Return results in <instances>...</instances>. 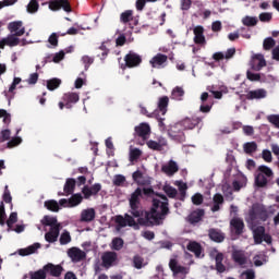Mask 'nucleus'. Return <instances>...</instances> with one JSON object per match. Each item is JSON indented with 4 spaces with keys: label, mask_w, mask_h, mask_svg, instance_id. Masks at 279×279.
<instances>
[{
    "label": "nucleus",
    "mask_w": 279,
    "mask_h": 279,
    "mask_svg": "<svg viewBox=\"0 0 279 279\" xmlns=\"http://www.w3.org/2000/svg\"><path fill=\"white\" fill-rule=\"evenodd\" d=\"M123 245H125V242L121 238H113L111 241V247L116 252H121V250H123Z\"/></svg>",
    "instance_id": "45"
},
{
    "label": "nucleus",
    "mask_w": 279,
    "mask_h": 279,
    "mask_svg": "<svg viewBox=\"0 0 279 279\" xmlns=\"http://www.w3.org/2000/svg\"><path fill=\"white\" fill-rule=\"evenodd\" d=\"M163 191H165L166 195H168V197H170L171 199H174V197L178 196V190H175V187H173V186L166 185L163 187Z\"/></svg>",
    "instance_id": "53"
},
{
    "label": "nucleus",
    "mask_w": 279,
    "mask_h": 279,
    "mask_svg": "<svg viewBox=\"0 0 279 279\" xmlns=\"http://www.w3.org/2000/svg\"><path fill=\"white\" fill-rule=\"evenodd\" d=\"M60 84H62V80L51 78L47 81V88L48 90H56L57 88H60Z\"/></svg>",
    "instance_id": "48"
},
{
    "label": "nucleus",
    "mask_w": 279,
    "mask_h": 279,
    "mask_svg": "<svg viewBox=\"0 0 279 279\" xmlns=\"http://www.w3.org/2000/svg\"><path fill=\"white\" fill-rule=\"evenodd\" d=\"M169 267L175 276H178V274H182L183 276L189 274V268L178 265V260L175 259H170Z\"/></svg>",
    "instance_id": "22"
},
{
    "label": "nucleus",
    "mask_w": 279,
    "mask_h": 279,
    "mask_svg": "<svg viewBox=\"0 0 279 279\" xmlns=\"http://www.w3.org/2000/svg\"><path fill=\"white\" fill-rule=\"evenodd\" d=\"M23 143V140L21 137H13L8 142L9 149H12V147H17V145H21Z\"/></svg>",
    "instance_id": "60"
},
{
    "label": "nucleus",
    "mask_w": 279,
    "mask_h": 279,
    "mask_svg": "<svg viewBox=\"0 0 279 279\" xmlns=\"http://www.w3.org/2000/svg\"><path fill=\"white\" fill-rule=\"evenodd\" d=\"M141 197H143V190L137 187L132 194L131 198L129 199L130 204V214L135 217L136 219H143V208L141 207Z\"/></svg>",
    "instance_id": "3"
},
{
    "label": "nucleus",
    "mask_w": 279,
    "mask_h": 279,
    "mask_svg": "<svg viewBox=\"0 0 279 279\" xmlns=\"http://www.w3.org/2000/svg\"><path fill=\"white\" fill-rule=\"evenodd\" d=\"M82 202H84V196H82V194H72L69 198V208H75V206H80Z\"/></svg>",
    "instance_id": "35"
},
{
    "label": "nucleus",
    "mask_w": 279,
    "mask_h": 279,
    "mask_svg": "<svg viewBox=\"0 0 279 279\" xmlns=\"http://www.w3.org/2000/svg\"><path fill=\"white\" fill-rule=\"evenodd\" d=\"M208 235L211 241H215V243H223V241H226V234H223L219 229H209Z\"/></svg>",
    "instance_id": "24"
},
{
    "label": "nucleus",
    "mask_w": 279,
    "mask_h": 279,
    "mask_svg": "<svg viewBox=\"0 0 279 279\" xmlns=\"http://www.w3.org/2000/svg\"><path fill=\"white\" fill-rule=\"evenodd\" d=\"M181 128L180 124H177L169 132V136L173 138V141H177V143H184V141H186V135H184V131H182Z\"/></svg>",
    "instance_id": "13"
},
{
    "label": "nucleus",
    "mask_w": 279,
    "mask_h": 279,
    "mask_svg": "<svg viewBox=\"0 0 279 279\" xmlns=\"http://www.w3.org/2000/svg\"><path fill=\"white\" fill-rule=\"evenodd\" d=\"M256 149H258V145H256V142H248L244 144L245 154H254Z\"/></svg>",
    "instance_id": "52"
},
{
    "label": "nucleus",
    "mask_w": 279,
    "mask_h": 279,
    "mask_svg": "<svg viewBox=\"0 0 279 279\" xmlns=\"http://www.w3.org/2000/svg\"><path fill=\"white\" fill-rule=\"evenodd\" d=\"M257 173H260L262 175H264L265 178H268L270 180L274 179V170H271V168L267 167V166H259L257 168Z\"/></svg>",
    "instance_id": "39"
},
{
    "label": "nucleus",
    "mask_w": 279,
    "mask_h": 279,
    "mask_svg": "<svg viewBox=\"0 0 279 279\" xmlns=\"http://www.w3.org/2000/svg\"><path fill=\"white\" fill-rule=\"evenodd\" d=\"M160 197L162 201L154 198L150 211H145V217L137 219L140 226H160L167 219V215H169V198L165 195Z\"/></svg>",
    "instance_id": "1"
},
{
    "label": "nucleus",
    "mask_w": 279,
    "mask_h": 279,
    "mask_svg": "<svg viewBox=\"0 0 279 279\" xmlns=\"http://www.w3.org/2000/svg\"><path fill=\"white\" fill-rule=\"evenodd\" d=\"M236 53V48H229L226 52H215L213 54V60L215 62H221V60H232Z\"/></svg>",
    "instance_id": "11"
},
{
    "label": "nucleus",
    "mask_w": 279,
    "mask_h": 279,
    "mask_svg": "<svg viewBox=\"0 0 279 279\" xmlns=\"http://www.w3.org/2000/svg\"><path fill=\"white\" fill-rule=\"evenodd\" d=\"M186 250L195 254L196 258H199V256H202V244L196 241L190 242L186 246Z\"/></svg>",
    "instance_id": "33"
},
{
    "label": "nucleus",
    "mask_w": 279,
    "mask_h": 279,
    "mask_svg": "<svg viewBox=\"0 0 279 279\" xmlns=\"http://www.w3.org/2000/svg\"><path fill=\"white\" fill-rule=\"evenodd\" d=\"M210 110H213V102H203L199 107V111L205 113V114H208V112H210Z\"/></svg>",
    "instance_id": "63"
},
{
    "label": "nucleus",
    "mask_w": 279,
    "mask_h": 279,
    "mask_svg": "<svg viewBox=\"0 0 279 279\" xmlns=\"http://www.w3.org/2000/svg\"><path fill=\"white\" fill-rule=\"evenodd\" d=\"M223 258H225L223 253H217L215 256L216 271L218 274H223L226 271V265H223Z\"/></svg>",
    "instance_id": "32"
},
{
    "label": "nucleus",
    "mask_w": 279,
    "mask_h": 279,
    "mask_svg": "<svg viewBox=\"0 0 279 279\" xmlns=\"http://www.w3.org/2000/svg\"><path fill=\"white\" fill-rule=\"evenodd\" d=\"M101 191V183H95L94 185H84L82 189V194L84 199H90V197H96V195H99V192Z\"/></svg>",
    "instance_id": "8"
},
{
    "label": "nucleus",
    "mask_w": 279,
    "mask_h": 279,
    "mask_svg": "<svg viewBox=\"0 0 279 279\" xmlns=\"http://www.w3.org/2000/svg\"><path fill=\"white\" fill-rule=\"evenodd\" d=\"M120 21L124 25H126V23H130V21H134V11L126 10V11L122 12L120 14Z\"/></svg>",
    "instance_id": "41"
},
{
    "label": "nucleus",
    "mask_w": 279,
    "mask_h": 279,
    "mask_svg": "<svg viewBox=\"0 0 279 279\" xmlns=\"http://www.w3.org/2000/svg\"><path fill=\"white\" fill-rule=\"evenodd\" d=\"M265 97H267V90H265L264 88L250 90L246 94V99H248V101H252L254 99H265Z\"/></svg>",
    "instance_id": "23"
},
{
    "label": "nucleus",
    "mask_w": 279,
    "mask_h": 279,
    "mask_svg": "<svg viewBox=\"0 0 279 279\" xmlns=\"http://www.w3.org/2000/svg\"><path fill=\"white\" fill-rule=\"evenodd\" d=\"M248 217L251 221H267L269 219V211L265 205L256 203L250 209Z\"/></svg>",
    "instance_id": "5"
},
{
    "label": "nucleus",
    "mask_w": 279,
    "mask_h": 279,
    "mask_svg": "<svg viewBox=\"0 0 279 279\" xmlns=\"http://www.w3.org/2000/svg\"><path fill=\"white\" fill-rule=\"evenodd\" d=\"M204 215H205L204 209L194 210L189 216V222L190 223H199V221L202 220V217H204Z\"/></svg>",
    "instance_id": "34"
},
{
    "label": "nucleus",
    "mask_w": 279,
    "mask_h": 279,
    "mask_svg": "<svg viewBox=\"0 0 279 279\" xmlns=\"http://www.w3.org/2000/svg\"><path fill=\"white\" fill-rule=\"evenodd\" d=\"M68 255L70 256L72 263H80L81 260H84V258H86V252L77 247L70 248L68 251Z\"/></svg>",
    "instance_id": "18"
},
{
    "label": "nucleus",
    "mask_w": 279,
    "mask_h": 279,
    "mask_svg": "<svg viewBox=\"0 0 279 279\" xmlns=\"http://www.w3.org/2000/svg\"><path fill=\"white\" fill-rule=\"evenodd\" d=\"M41 223L43 226H50V228H60V223H58V218L51 216H45Z\"/></svg>",
    "instance_id": "40"
},
{
    "label": "nucleus",
    "mask_w": 279,
    "mask_h": 279,
    "mask_svg": "<svg viewBox=\"0 0 279 279\" xmlns=\"http://www.w3.org/2000/svg\"><path fill=\"white\" fill-rule=\"evenodd\" d=\"M60 245H69V242L71 241V233H69V231H64L60 239Z\"/></svg>",
    "instance_id": "54"
},
{
    "label": "nucleus",
    "mask_w": 279,
    "mask_h": 279,
    "mask_svg": "<svg viewBox=\"0 0 279 279\" xmlns=\"http://www.w3.org/2000/svg\"><path fill=\"white\" fill-rule=\"evenodd\" d=\"M143 64V56L136 53L133 50H130L124 56V63L120 64V69L125 71V69H138Z\"/></svg>",
    "instance_id": "4"
},
{
    "label": "nucleus",
    "mask_w": 279,
    "mask_h": 279,
    "mask_svg": "<svg viewBox=\"0 0 279 279\" xmlns=\"http://www.w3.org/2000/svg\"><path fill=\"white\" fill-rule=\"evenodd\" d=\"M168 59L169 57H167V54L157 53L155 57L151 58L150 64L153 69H158L159 66H162V64H165Z\"/></svg>",
    "instance_id": "27"
},
{
    "label": "nucleus",
    "mask_w": 279,
    "mask_h": 279,
    "mask_svg": "<svg viewBox=\"0 0 279 279\" xmlns=\"http://www.w3.org/2000/svg\"><path fill=\"white\" fill-rule=\"evenodd\" d=\"M62 99L65 104V108L71 110V108H73V104H77V101H80V94L69 92L63 95Z\"/></svg>",
    "instance_id": "14"
},
{
    "label": "nucleus",
    "mask_w": 279,
    "mask_h": 279,
    "mask_svg": "<svg viewBox=\"0 0 279 279\" xmlns=\"http://www.w3.org/2000/svg\"><path fill=\"white\" fill-rule=\"evenodd\" d=\"M276 47V40L272 37H268L264 39L263 48L265 51H271Z\"/></svg>",
    "instance_id": "49"
},
{
    "label": "nucleus",
    "mask_w": 279,
    "mask_h": 279,
    "mask_svg": "<svg viewBox=\"0 0 279 279\" xmlns=\"http://www.w3.org/2000/svg\"><path fill=\"white\" fill-rule=\"evenodd\" d=\"M9 31L14 33L7 38H4L8 47H16L21 40L16 36H23L25 34V27H23V22L16 21L9 23Z\"/></svg>",
    "instance_id": "2"
},
{
    "label": "nucleus",
    "mask_w": 279,
    "mask_h": 279,
    "mask_svg": "<svg viewBox=\"0 0 279 279\" xmlns=\"http://www.w3.org/2000/svg\"><path fill=\"white\" fill-rule=\"evenodd\" d=\"M31 279H47V275L45 271L41 269L31 274Z\"/></svg>",
    "instance_id": "57"
},
{
    "label": "nucleus",
    "mask_w": 279,
    "mask_h": 279,
    "mask_svg": "<svg viewBox=\"0 0 279 279\" xmlns=\"http://www.w3.org/2000/svg\"><path fill=\"white\" fill-rule=\"evenodd\" d=\"M39 8L40 5L38 4V0H31L29 3L27 4V12L29 14H36Z\"/></svg>",
    "instance_id": "51"
},
{
    "label": "nucleus",
    "mask_w": 279,
    "mask_h": 279,
    "mask_svg": "<svg viewBox=\"0 0 279 279\" xmlns=\"http://www.w3.org/2000/svg\"><path fill=\"white\" fill-rule=\"evenodd\" d=\"M147 145L149 147V149H154L155 151H162V147H165V145H167V141H163L161 143H158L156 141H148Z\"/></svg>",
    "instance_id": "44"
},
{
    "label": "nucleus",
    "mask_w": 279,
    "mask_h": 279,
    "mask_svg": "<svg viewBox=\"0 0 279 279\" xmlns=\"http://www.w3.org/2000/svg\"><path fill=\"white\" fill-rule=\"evenodd\" d=\"M132 263L135 269H143V267H147L145 258L141 255H135L132 259Z\"/></svg>",
    "instance_id": "37"
},
{
    "label": "nucleus",
    "mask_w": 279,
    "mask_h": 279,
    "mask_svg": "<svg viewBox=\"0 0 279 279\" xmlns=\"http://www.w3.org/2000/svg\"><path fill=\"white\" fill-rule=\"evenodd\" d=\"M45 208L51 213H58L60 210V204L56 199H49L44 203Z\"/></svg>",
    "instance_id": "36"
},
{
    "label": "nucleus",
    "mask_w": 279,
    "mask_h": 279,
    "mask_svg": "<svg viewBox=\"0 0 279 279\" xmlns=\"http://www.w3.org/2000/svg\"><path fill=\"white\" fill-rule=\"evenodd\" d=\"M267 66V61L263 54H254L251 61V69L253 71H262L263 68Z\"/></svg>",
    "instance_id": "12"
},
{
    "label": "nucleus",
    "mask_w": 279,
    "mask_h": 279,
    "mask_svg": "<svg viewBox=\"0 0 279 279\" xmlns=\"http://www.w3.org/2000/svg\"><path fill=\"white\" fill-rule=\"evenodd\" d=\"M58 236H60V227H52L49 232L45 234V240L48 243H56V241H58Z\"/></svg>",
    "instance_id": "26"
},
{
    "label": "nucleus",
    "mask_w": 279,
    "mask_h": 279,
    "mask_svg": "<svg viewBox=\"0 0 279 279\" xmlns=\"http://www.w3.org/2000/svg\"><path fill=\"white\" fill-rule=\"evenodd\" d=\"M149 132H151V129L147 123H142L138 126H135V134H137V136H140L141 138H146Z\"/></svg>",
    "instance_id": "30"
},
{
    "label": "nucleus",
    "mask_w": 279,
    "mask_h": 279,
    "mask_svg": "<svg viewBox=\"0 0 279 279\" xmlns=\"http://www.w3.org/2000/svg\"><path fill=\"white\" fill-rule=\"evenodd\" d=\"M44 274L46 276H51L52 278H60L62 276V272L64 271V267L62 265H56L52 263H48L43 267Z\"/></svg>",
    "instance_id": "6"
},
{
    "label": "nucleus",
    "mask_w": 279,
    "mask_h": 279,
    "mask_svg": "<svg viewBox=\"0 0 279 279\" xmlns=\"http://www.w3.org/2000/svg\"><path fill=\"white\" fill-rule=\"evenodd\" d=\"M242 23L245 27H256L258 25V17L246 15L242 19Z\"/></svg>",
    "instance_id": "42"
},
{
    "label": "nucleus",
    "mask_w": 279,
    "mask_h": 279,
    "mask_svg": "<svg viewBox=\"0 0 279 279\" xmlns=\"http://www.w3.org/2000/svg\"><path fill=\"white\" fill-rule=\"evenodd\" d=\"M231 231L236 234V236H241L243 234V229L245 228V223L241 218H233L230 221Z\"/></svg>",
    "instance_id": "17"
},
{
    "label": "nucleus",
    "mask_w": 279,
    "mask_h": 279,
    "mask_svg": "<svg viewBox=\"0 0 279 279\" xmlns=\"http://www.w3.org/2000/svg\"><path fill=\"white\" fill-rule=\"evenodd\" d=\"M242 279H255L256 275L254 274V270H246L242 272Z\"/></svg>",
    "instance_id": "64"
},
{
    "label": "nucleus",
    "mask_w": 279,
    "mask_h": 279,
    "mask_svg": "<svg viewBox=\"0 0 279 279\" xmlns=\"http://www.w3.org/2000/svg\"><path fill=\"white\" fill-rule=\"evenodd\" d=\"M95 208L83 209L81 213V221L90 223V221H95Z\"/></svg>",
    "instance_id": "25"
},
{
    "label": "nucleus",
    "mask_w": 279,
    "mask_h": 279,
    "mask_svg": "<svg viewBox=\"0 0 279 279\" xmlns=\"http://www.w3.org/2000/svg\"><path fill=\"white\" fill-rule=\"evenodd\" d=\"M184 97V88L177 86L172 89L171 99L174 101H182Z\"/></svg>",
    "instance_id": "38"
},
{
    "label": "nucleus",
    "mask_w": 279,
    "mask_h": 279,
    "mask_svg": "<svg viewBox=\"0 0 279 279\" xmlns=\"http://www.w3.org/2000/svg\"><path fill=\"white\" fill-rule=\"evenodd\" d=\"M48 5L52 12H58V10H64V12L72 11L69 0H50Z\"/></svg>",
    "instance_id": "7"
},
{
    "label": "nucleus",
    "mask_w": 279,
    "mask_h": 279,
    "mask_svg": "<svg viewBox=\"0 0 279 279\" xmlns=\"http://www.w3.org/2000/svg\"><path fill=\"white\" fill-rule=\"evenodd\" d=\"M169 106V97L163 96L159 99L158 108L162 114H167V108Z\"/></svg>",
    "instance_id": "46"
},
{
    "label": "nucleus",
    "mask_w": 279,
    "mask_h": 279,
    "mask_svg": "<svg viewBox=\"0 0 279 279\" xmlns=\"http://www.w3.org/2000/svg\"><path fill=\"white\" fill-rule=\"evenodd\" d=\"M199 123H202V118L192 117V118H185L179 125L184 130H194V128H197Z\"/></svg>",
    "instance_id": "15"
},
{
    "label": "nucleus",
    "mask_w": 279,
    "mask_h": 279,
    "mask_svg": "<svg viewBox=\"0 0 279 279\" xmlns=\"http://www.w3.org/2000/svg\"><path fill=\"white\" fill-rule=\"evenodd\" d=\"M194 32V43L195 45H206V37L204 36V26H196Z\"/></svg>",
    "instance_id": "21"
},
{
    "label": "nucleus",
    "mask_w": 279,
    "mask_h": 279,
    "mask_svg": "<svg viewBox=\"0 0 279 279\" xmlns=\"http://www.w3.org/2000/svg\"><path fill=\"white\" fill-rule=\"evenodd\" d=\"M267 121L279 129V114H270L267 117Z\"/></svg>",
    "instance_id": "58"
},
{
    "label": "nucleus",
    "mask_w": 279,
    "mask_h": 279,
    "mask_svg": "<svg viewBox=\"0 0 279 279\" xmlns=\"http://www.w3.org/2000/svg\"><path fill=\"white\" fill-rule=\"evenodd\" d=\"M246 77L250 82H260V75L258 73L247 71Z\"/></svg>",
    "instance_id": "62"
},
{
    "label": "nucleus",
    "mask_w": 279,
    "mask_h": 279,
    "mask_svg": "<svg viewBox=\"0 0 279 279\" xmlns=\"http://www.w3.org/2000/svg\"><path fill=\"white\" fill-rule=\"evenodd\" d=\"M117 258H118L117 252H112V251L105 252L101 255L102 267H105V269H110V267H113L114 264L117 263Z\"/></svg>",
    "instance_id": "9"
},
{
    "label": "nucleus",
    "mask_w": 279,
    "mask_h": 279,
    "mask_svg": "<svg viewBox=\"0 0 279 279\" xmlns=\"http://www.w3.org/2000/svg\"><path fill=\"white\" fill-rule=\"evenodd\" d=\"M223 195L216 193L213 197V204L210 207L211 213H219L221 210V206L225 204Z\"/></svg>",
    "instance_id": "20"
},
{
    "label": "nucleus",
    "mask_w": 279,
    "mask_h": 279,
    "mask_svg": "<svg viewBox=\"0 0 279 279\" xmlns=\"http://www.w3.org/2000/svg\"><path fill=\"white\" fill-rule=\"evenodd\" d=\"M11 136L12 132L10 130H2L0 133V143H5V141H10Z\"/></svg>",
    "instance_id": "55"
},
{
    "label": "nucleus",
    "mask_w": 279,
    "mask_h": 279,
    "mask_svg": "<svg viewBox=\"0 0 279 279\" xmlns=\"http://www.w3.org/2000/svg\"><path fill=\"white\" fill-rule=\"evenodd\" d=\"M76 184H77V181L75 179H73V178L66 179L65 184L63 186L64 193H59V195H62V196L73 195V193H75Z\"/></svg>",
    "instance_id": "19"
},
{
    "label": "nucleus",
    "mask_w": 279,
    "mask_h": 279,
    "mask_svg": "<svg viewBox=\"0 0 279 279\" xmlns=\"http://www.w3.org/2000/svg\"><path fill=\"white\" fill-rule=\"evenodd\" d=\"M274 19V15L269 12H264L259 14V21L262 23H269Z\"/></svg>",
    "instance_id": "61"
},
{
    "label": "nucleus",
    "mask_w": 279,
    "mask_h": 279,
    "mask_svg": "<svg viewBox=\"0 0 279 279\" xmlns=\"http://www.w3.org/2000/svg\"><path fill=\"white\" fill-rule=\"evenodd\" d=\"M192 203L194 206H202V204H204V196L199 193H196L192 196Z\"/></svg>",
    "instance_id": "56"
},
{
    "label": "nucleus",
    "mask_w": 279,
    "mask_h": 279,
    "mask_svg": "<svg viewBox=\"0 0 279 279\" xmlns=\"http://www.w3.org/2000/svg\"><path fill=\"white\" fill-rule=\"evenodd\" d=\"M19 221V214L16 211H13L10 214L9 219L7 220V226H8V232L12 230V226Z\"/></svg>",
    "instance_id": "50"
},
{
    "label": "nucleus",
    "mask_w": 279,
    "mask_h": 279,
    "mask_svg": "<svg viewBox=\"0 0 279 279\" xmlns=\"http://www.w3.org/2000/svg\"><path fill=\"white\" fill-rule=\"evenodd\" d=\"M161 171L162 173L171 178L172 175H175L178 171H180V167L178 166V162H175L174 160H170L167 165H163L161 167Z\"/></svg>",
    "instance_id": "16"
},
{
    "label": "nucleus",
    "mask_w": 279,
    "mask_h": 279,
    "mask_svg": "<svg viewBox=\"0 0 279 279\" xmlns=\"http://www.w3.org/2000/svg\"><path fill=\"white\" fill-rule=\"evenodd\" d=\"M231 258L240 267H245L247 265V256L243 250H233L231 253Z\"/></svg>",
    "instance_id": "10"
},
{
    "label": "nucleus",
    "mask_w": 279,
    "mask_h": 279,
    "mask_svg": "<svg viewBox=\"0 0 279 279\" xmlns=\"http://www.w3.org/2000/svg\"><path fill=\"white\" fill-rule=\"evenodd\" d=\"M132 178L133 182H135L140 186H145V184H147V182L143 181V172L141 170H136L135 172H133Z\"/></svg>",
    "instance_id": "47"
},
{
    "label": "nucleus",
    "mask_w": 279,
    "mask_h": 279,
    "mask_svg": "<svg viewBox=\"0 0 279 279\" xmlns=\"http://www.w3.org/2000/svg\"><path fill=\"white\" fill-rule=\"evenodd\" d=\"M270 180L271 179H269L268 177H264V174H260V172H255V186H257V189H265L269 184Z\"/></svg>",
    "instance_id": "28"
},
{
    "label": "nucleus",
    "mask_w": 279,
    "mask_h": 279,
    "mask_svg": "<svg viewBox=\"0 0 279 279\" xmlns=\"http://www.w3.org/2000/svg\"><path fill=\"white\" fill-rule=\"evenodd\" d=\"M37 250H40V243H34L26 248H20V256H29L31 254H36Z\"/></svg>",
    "instance_id": "31"
},
{
    "label": "nucleus",
    "mask_w": 279,
    "mask_h": 279,
    "mask_svg": "<svg viewBox=\"0 0 279 279\" xmlns=\"http://www.w3.org/2000/svg\"><path fill=\"white\" fill-rule=\"evenodd\" d=\"M143 156V151L138 148H133L130 150L129 160L130 162H138V159Z\"/></svg>",
    "instance_id": "43"
},
{
    "label": "nucleus",
    "mask_w": 279,
    "mask_h": 279,
    "mask_svg": "<svg viewBox=\"0 0 279 279\" xmlns=\"http://www.w3.org/2000/svg\"><path fill=\"white\" fill-rule=\"evenodd\" d=\"M265 236V227L258 226L256 229L253 230V239L255 245H260L263 243V239Z\"/></svg>",
    "instance_id": "29"
},
{
    "label": "nucleus",
    "mask_w": 279,
    "mask_h": 279,
    "mask_svg": "<svg viewBox=\"0 0 279 279\" xmlns=\"http://www.w3.org/2000/svg\"><path fill=\"white\" fill-rule=\"evenodd\" d=\"M125 184V177L122 174H118L113 179V185L114 186H123Z\"/></svg>",
    "instance_id": "59"
}]
</instances>
